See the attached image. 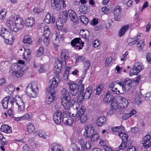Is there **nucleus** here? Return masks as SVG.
Segmentation results:
<instances>
[{"label": "nucleus", "instance_id": "1", "mask_svg": "<svg viewBox=\"0 0 151 151\" xmlns=\"http://www.w3.org/2000/svg\"><path fill=\"white\" fill-rule=\"evenodd\" d=\"M68 84L69 86L70 93L73 96H76L79 91L84 98V99H88L90 97L92 93L91 87L87 88L84 93V84L78 85L73 82H68Z\"/></svg>", "mask_w": 151, "mask_h": 151}, {"label": "nucleus", "instance_id": "2", "mask_svg": "<svg viewBox=\"0 0 151 151\" xmlns=\"http://www.w3.org/2000/svg\"><path fill=\"white\" fill-rule=\"evenodd\" d=\"M7 25L13 31L17 32L24 27V20L18 15L11 16L6 23Z\"/></svg>", "mask_w": 151, "mask_h": 151}, {"label": "nucleus", "instance_id": "3", "mask_svg": "<svg viewBox=\"0 0 151 151\" xmlns=\"http://www.w3.org/2000/svg\"><path fill=\"white\" fill-rule=\"evenodd\" d=\"M86 110L85 106H82L77 112L72 113L71 115L75 117L76 121L80 120L81 122L85 123L87 120V116L84 114Z\"/></svg>", "mask_w": 151, "mask_h": 151}, {"label": "nucleus", "instance_id": "4", "mask_svg": "<svg viewBox=\"0 0 151 151\" xmlns=\"http://www.w3.org/2000/svg\"><path fill=\"white\" fill-rule=\"evenodd\" d=\"M37 82L34 81L28 86L25 91L29 97L35 98L37 96Z\"/></svg>", "mask_w": 151, "mask_h": 151}, {"label": "nucleus", "instance_id": "5", "mask_svg": "<svg viewBox=\"0 0 151 151\" xmlns=\"http://www.w3.org/2000/svg\"><path fill=\"white\" fill-rule=\"evenodd\" d=\"M56 78H53L50 80V86L47 88L46 92H51L53 94L55 93V88L57 87L59 82V76H56Z\"/></svg>", "mask_w": 151, "mask_h": 151}, {"label": "nucleus", "instance_id": "6", "mask_svg": "<svg viewBox=\"0 0 151 151\" xmlns=\"http://www.w3.org/2000/svg\"><path fill=\"white\" fill-rule=\"evenodd\" d=\"M95 130L91 125L86 126L83 129V135L85 138L91 137L94 133Z\"/></svg>", "mask_w": 151, "mask_h": 151}, {"label": "nucleus", "instance_id": "7", "mask_svg": "<svg viewBox=\"0 0 151 151\" xmlns=\"http://www.w3.org/2000/svg\"><path fill=\"white\" fill-rule=\"evenodd\" d=\"M122 83L118 81H114L110 83L109 85V88L111 89L112 91L114 93L117 94H122L118 88V86L119 85L120 86L122 85Z\"/></svg>", "mask_w": 151, "mask_h": 151}, {"label": "nucleus", "instance_id": "8", "mask_svg": "<svg viewBox=\"0 0 151 151\" xmlns=\"http://www.w3.org/2000/svg\"><path fill=\"white\" fill-rule=\"evenodd\" d=\"M118 135L122 140V143L119 146V148L121 149H124L127 147L128 136L127 134L122 132H119Z\"/></svg>", "mask_w": 151, "mask_h": 151}, {"label": "nucleus", "instance_id": "9", "mask_svg": "<svg viewBox=\"0 0 151 151\" xmlns=\"http://www.w3.org/2000/svg\"><path fill=\"white\" fill-rule=\"evenodd\" d=\"M122 10V9L119 5L117 6L113 9V11L114 12V19L116 21H118L120 19Z\"/></svg>", "mask_w": 151, "mask_h": 151}, {"label": "nucleus", "instance_id": "10", "mask_svg": "<svg viewBox=\"0 0 151 151\" xmlns=\"http://www.w3.org/2000/svg\"><path fill=\"white\" fill-rule=\"evenodd\" d=\"M71 98L68 100V99L61 100V102L63 107L66 110H69L73 106V104L70 102Z\"/></svg>", "mask_w": 151, "mask_h": 151}, {"label": "nucleus", "instance_id": "11", "mask_svg": "<svg viewBox=\"0 0 151 151\" xmlns=\"http://www.w3.org/2000/svg\"><path fill=\"white\" fill-rule=\"evenodd\" d=\"M62 112L60 110L56 111L53 116V120L57 124H60L61 121Z\"/></svg>", "mask_w": 151, "mask_h": 151}, {"label": "nucleus", "instance_id": "12", "mask_svg": "<svg viewBox=\"0 0 151 151\" xmlns=\"http://www.w3.org/2000/svg\"><path fill=\"white\" fill-rule=\"evenodd\" d=\"M150 139L151 137L149 134H147L144 137L142 144L145 148H147L151 146V142L150 141Z\"/></svg>", "mask_w": 151, "mask_h": 151}, {"label": "nucleus", "instance_id": "13", "mask_svg": "<svg viewBox=\"0 0 151 151\" xmlns=\"http://www.w3.org/2000/svg\"><path fill=\"white\" fill-rule=\"evenodd\" d=\"M81 38H74V39L72 40L70 44L73 47L76 46V47H78L79 50H81L82 49V47H80L79 45L81 44L80 46L82 47L83 46L84 42H82L81 43H80V41L81 40Z\"/></svg>", "mask_w": 151, "mask_h": 151}, {"label": "nucleus", "instance_id": "14", "mask_svg": "<svg viewBox=\"0 0 151 151\" xmlns=\"http://www.w3.org/2000/svg\"><path fill=\"white\" fill-rule=\"evenodd\" d=\"M68 13L70 20L73 22L77 23L78 22V18L74 11L71 9H70L68 11Z\"/></svg>", "mask_w": 151, "mask_h": 151}, {"label": "nucleus", "instance_id": "15", "mask_svg": "<svg viewBox=\"0 0 151 151\" xmlns=\"http://www.w3.org/2000/svg\"><path fill=\"white\" fill-rule=\"evenodd\" d=\"M16 103L18 106V109L20 111H23L25 109V104L22 99L18 97L16 100Z\"/></svg>", "mask_w": 151, "mask_h": 151}, {"label": "nucleus", "instance_id": "16", "mask_svg": "<svg viewBox=\"0 0 151 151\" xmlns=\"http://www.w3.org/2000/svg\"><path fill=\"white\" fill-rule=\"evenodd\" d=\"M62 96L61 97V100L66 99L69 100L71 98L69 92L65 88H63L61 91Z\"/></svg>", "mask_w": 151, "mask_h": 151}, {"label": "nucleus", "instance_id": "17", "mask_svg": "<svg viewBox=\"0 0 151 151\" xmlns=\"http://www.w3.org/2000/svg\"><path fill=\"white\" fill-rule=\"evenodd\" d=\"M48 92V93L46 97L45 102L47 104H50L52 102L54 99L55 98L54 96L55 95V93H54L53 94L49 92Z\"/></svg>", "mask_w": 151, "mask_h": 151}, {"label": "nucleus", "instance_id": "18", "mask_svg": "<svg viewBox=\"0 0 151 151\" xmlns=\"http://www.w3.org/2000/svg\"><path fill=\"white\" fill-rule=\"evenodd\" d=\"M25 23L26 26L31 27L35 23V19L33 17H28L26 19Z\"/></svg>", "mask_w": 151, "mask_h": 151}, {"label": "nucleus", "instance_id": "19", "mask_svg": "<svg viewBox=\"0 0 151 151\" xmlns=\"http://www.w3.org/2000/svg\"><path fill=\"white\" fill-rule=\"evenodd\" d=\"M62 121L64 123L70 126H71L73 122L72 118L70 117H68L66 116L63 117Z\"/></svg>", "mask_w": 151, "mask_h": 151}, {"label": "nucleus", "instance_id": "20", "mask_svg": "<svg viewBox=\"0 0 151 151\" xmlns=\"http://www.w3.org/2000/svg\"><path fill=\"white\" fill-rule=\"evenodd\" d=\"M68 54L67 50H64L62 51L61 55V60L64 62V63H66V60L68 58Z\"/></svg>", "mask_w": 151, "mask_h": 151}, {"label": "nucleus", "instance_id": "21", "mask_svg": "<svg viewBox=\"0 0 151 151\" xmlns=\"http://www.w3.org/2000/svg\"><path fill=\"white\" fill-rule=\"evenodd\" d=\"M51 5L53 9L57 11H59L61 9L60 5L56 0L51 1Z\"/></svg>", "mask_w": 151, "mask_h": 151}, {"label": "nucleus", "instance_id": "22", "mask_svg": "<svg viewBox=\"0 0 151 151\" xmlns=\"http://www.w3.org/2000/svg\"><path fill=\"white\" fill-rule=\"evenodd\" d=\"M51 19V17L50 14L49 12H47L45 18L44 20V22L46 23L49 24L50 23ZM55 22V19L52 17L51 19L52 23H54Z\"/></svg>", "mask_w": 151, "mask_h": 151}, {"label": "nucleus", "instance_id": "23", "mask_svg": "<svg viewBox=\"0 0 151 151\" xmlns=\"http://www.w3.org/2000/svg\"><path fill=\"white\" fill-rule=\"evenodd\" d=\"M111 92L108 91L104 99V101L106 103L108 104L113 99V96L111 95Z\"/></svg>", "mask_w": 151, "mask_h": 151}, {"label": "nucleus", "instance_id": "24", "mask_svg": "<svg viewBox=\"0 0 151 151\" xmlns=\"http://www.w3.org/2000/svg\"><path fill=\"white\" fill-rule=\"evenodd\" d=\"M43 37L44 38H49L50 37L51 32L48 26H45L43 28Z\"/></svg>", "mask_w": 151, "mask_h": 151}, {"label": "nucleus", "instance_id": "25", "mask_svg": "<svg viewBox=\"0 0 151 151\" xmlns=\"http://www.w3.org/2000/svg\"><path fill=\"white\" fill-rule=\"evenodd\" d=\"M119 100L121 101L120 106L121 108H124L128 105V102L127 100L121 96L119 97Z\"/></svg>", "mask_w": 151, "mask_h": 151}, {"label": "nucleus", "instance_id": "26", "mask_svg": "<svg viewBox=\"0 0 151 151\" xmlns=\"http://www.w3.org/2000/svg\"><path fill=\"white\" fill-rule=\"evenodd\" d=\"M106 118L104 117L101 116L97 120V123L98 127H101L105 124L106 122Z\"/></svg>", "mask_w": 151, "mask_h": 151}, {"label": "nucleus", "instance_id": "27", "mask_svg": "<svg viewBox=\"0 0 151 151\" xmlns=\"http://www.w3.org/2000/svg\"><path fill=\"white\" fill-rule=\"evenodd\" d=\"M35 129L34 125L32 123H29L28 124L27 132H26V134L28 135L30 133L33 132Z\"/></svg>", "mask_w": 151, "mask_h": 151}, {"label": "nucleus", "instance_id": "28", "mask_svg": "<svg viewBox=\"0 0 151 151\" xmlns=\"http://www.w3.org/2000/svg\"><path fill=\"white\" fill-rule=\"evenodd\" d=\"M129 27L128 25H127L124 26H123L119 30V36L120 37L123 36L127 31Z\"/></svg>", "mask_w": 151, "mask_h": 151}, {"label": "nucleus", "instance_id": "29", "mask_svg": "<svg viewBox=\"0 0 151 151\" xmlns=\"http://www.w3.org/2000/svg\"><path fill=\"white\" fill-rule=\"evenodd\" d=\"M24 74V71L20 69L16 71L12 72V75L14 76H15L16 77L20 78Z\"/></svg>", "mask_w": 151, "mask_h": 151}, {"label": "nucleus", "instance_id": "30", "mask_svg": "<svg viewBox=\"0 0 151 151\" xmlns=\"http://www.w3.org/2000/svg\"><path fill=\"white\" fill-rule=\"evenodd\" d=\"M66 66V63H64V62L62 61L61 63L60 61L58 59H57L55 61V68H61V67H65Z\"/></svg>", "mask_w": 151, "mask_h": 151}, {"label": "nucleus", "instance_id": "31", "mask_svg": "<svg viewBox=\"0 0 151 151\" xmlns=\"http://www.w3.org/2000/svg\"><path fill=\"white\" fill-rule=\"evenodd\" d=\"M1 130L6 133H10L12 132V129L8 126L2 125L1 127Z\"/></svg>", "mask_w": 151, "mask_h": 151}, {"label": "nucleus", "instance_id": "32", "mask_svg": "<svg viewBox=\"0 0 151 151\" xmlns=\"http://www.w3.org/2000/svg\"><path fill=\"white\" fill-rule=\"evenodd\" d=\"M90 65V63L89 60H86L84 63L83 67V71L84 74H85L87 71L88 70L89 67Z\"/></svg>", "mask_w": 151, "mask_h": 151}, {"label": "nucleus", "instance_id": "33", "mask_svg": "<svg viewBox=\"0 0 151 151\" xmlns=\"http://www.w3.org/2000/svg\"><path fill=\"white\" fill-rule=\"evenodd\" d=\"M140 71L139 70H138L134 67V66L132 69L130 70V71L129 75L130 76H132L134 75H137Z\"/></svg>", "mask_w": 151, "mask_h": 151}, {"label": "nucleus", "instance_id": "34", "mask_svg": "<svg viewBox=\"0 0 151 151\" xmlns=\"http://www.w3.org/2000/svg\"><path fill=\"white\" fill-rule=\"evenodd\" d=\"M68 18V12L67 11L65 10L63 12L62 15V18L61 19L63 22L65 23L67 21Z\"/></svg>", "mask_w": 151, "mask_h": 151}, {"label": "nucleus", "instance_id": "35", "mask_svg": "<svg viewBox=\"0 0 151 151\" xmlns=\"http://www.w3.org/2000/svg\"><path fill=\"white\" fill-rule=\"evenodd\" d=\"M38 135L40 137L44 139L47 138L49 137L47 133L42 130L39 131Z\"/></svg>", "mask_w": 151, "mask_h": 151}, {"label": "nucleus", "instance_id": "36", "mask_svg": "<svg viewBox=\"0 0 151 151\" xmlns=\"http://www.w3.org/2000/svg\"><path fill=\"white\" fill-rule=\"evenodd\" d=\"M63 21H62L61 19H59L56 22V25L57 27V29L59 30H61L63 27Z\"/></svg>", "mask_w": 151, "mask_h": 151}, {"label": "nucleus", "instance_id": "37", "mask_svg": "<svg viewBox=\"0 0 151 151\" xmlns=\"http://www.w3.org/2000/svg\"><path fill=\"white\" fill-rule=\"evenodd\" d=\"M145 45V42L142 40H140L137 43V49L139 52L142 51L143 48Z\"/></svg>", "mask_w": 151, "mask_h": 151}, {"label": "nucleus", "instance_id": "38", "mask_svg": "<svg viewBox=\"0 0 151 151\" xmlns=\"http://www.w3.org/2000/svg\"><path fill=\"white\" fill-rule=\"evenodd\" d=\"M5 98H7V101H8V103L9 104V107L10 108L12 107L14 103V98L11 96H8Z\"/></svg>", "mask_w": 151, "mask_h": 151}, {"label": "nucleus", "instance_id": "39", "mask_svg": "<svg viewBox=\"0 0 151 151\" xmlns=\"http://www.w3.org/2000/svg\"><path fill=\"white\" fill-rule=\"evenodd\" d=\"M91 144L90 141L86 142L82 147V150L85 151H87L91 148Z\"/></svg>", "mask_w": 151, "mask_h": 151}, {"label": "nucleus", "instance_id": "40", "mask_svg": "<svg viewBox=\"0 0 151 151\" xmlns=\"http://www.w3.org/2000/svg\"><path fill=\"white\" fill-rule=\"evenodd\" d=\"M79 10L80 12L83 14H86L88 12L87 7L83 5H81L79 8Z\"/></svg>", "mask_w": 151, "mask_h": 151}, {"label": "nucleus", "instance_id": "41", "mask_svg": "<svg viewBox=\"0 0 151 151\" xmlns=\"http://www.w3.org/2000/svg\"><path fill=\"white\" fill-rule=\"evenodd\" d=\"M1 31L3 32L2 33L0 34V36L3 37V38L7 37L6 35L7 34L8 35L9 34L11 35L12 33L10 32L9 33L8 31H6V29L5 28H1Z\"/></svg>", "mask_w": 151, "mask_h": 151}, {"label": "nucleus", "instance_id": "42", "mask_svg": "<svg viewBox=\"0 0 151 151\" xmlns=\"http://www.w3.org/2000/svg\"><path fill=\"white\" fill-rule=\"evenodd\" d=\"M80 20L84 24L86 25L88 22V19L84 15H81L80 17Z\"/></svg>", "mask_w": 151, "mask_h": 151}, {"label": "nucleus", "instance_id": "43", "mask_svg": "<svg viewBox=\"0 0 151 151\" xmlns=\"http://www.w3.org/2000/svg\"><path fill=\"white\" fill-rule=\"evenodd\" d=\"M20 68V67H19L18 63H16L12 65L11 70L12 72H13L16 71V70H18V69Z\"/></svg>", "mask_w": 151, "mask_h": 151}, {"label": "nucleus", "instance_id": "44", "mask_svg": "<svg viewBox=\"0 0 151 151\" xmlns=\"http://www.w3.org/2000/svg\"><path fill=\"white\" fill-rule=\"evenodd\" d=\"M121 86H122V90L123 91H128L132 87L131 85L125 84V85H124L122 83Z\"/></svg>", "mask_w": 151, "mask_h": 151}, {"label": "nucleus", "instance_id": "45", "mask_svg": "<svg viewBox=\"0 0 151 151\" xmlns=\"http://www.w3.org/2000/svg\"><path fill=\"white\" fill-rule=\"evenodd\" d=\"M137 39H135V38H128L127 42L129 46H132L135 44L137 42Z\"/></svg>", "mask_w": 151, "mask_h": 151}, {"label": "nucleus", "instance_id": "46", "mask_svg": "<svg viewBox=\"0 0 151 151\" xmlns=\"http://www.w3.org/2000/svg\"><path fill=\"white\" fill-rule=\"evenodd\" d=\"M81 35L82 36V38H87L89 35V32L87 30H83L80 32Z\"/></svg>", "mask_w": 151, "mask_h": 151}, {"label": "nucleus", "instance_id": "47", "mask_svg": "<svg viewBox=\"0 0 151 151\" xmlns=\"http://www.w3.org/2000/svg\"><path fill=\"white\" fill-rule=\"evenodd\" d=\"M6 10L5 9H2L0 12V19L3 20L5 17Z\"/></svg>", "mask_w": 151, "mask_h": 151}, {"label": "nucleus", "instance_id": "48", "mask_svg": "<svg viewBox=\"0 0 151 151\" xmlns=\"http://www.w3.org/2000/svg\"><path fill=\"white\" fill-rule=\"evenodd\" d=\"M51 149L52 151H63L62 150L59 146L55 144L52 145Z\"/></svg>", "mask_w": 151, "mask_h": 151}, {"label": "nucleus", "instance_id": "49", "mask_svg": "<svg viewBox=\"0 0 151 151\" xmlns=\"http://www.w3.org/2000/svg\"><path fill=\"white\" fill-rule=\"evenodd\" d=\"M7 98H4L2 101V104L3 107L4 109H6L9 107V104L8 103V101H7Z\"/></svg>", "mask_w": 151, "mask_h": 151}, {"label": "nucleus", "instance_id": "50", "mask_svg": "<svg viewBox=\"0 0 151 151\" xmlns=\"http://www.w3.org/2000/svg\"><path fill=\"white\" fill-rule=\"evenodd\" d=\"M71 147L73 151H81L80 147L75 143H72L71 145Z\"/></svg>", "mask_w": 151, "mask_h": 151}, {"label": "nucleus", "instance_id": "51", "mask_svg": "<svg viewBox=\"0 0 151 151\" xmlns=\"http://www.w3.org/2000/svg\"><path fill=\"white\" fill-rule=\"evenodd\" d=\"M134 66L135 68H136L138 70H139L140 71L143 68L142 64L141 63H136L134 64Z\"/></svg>", "mask_w": 151, "mask_h": 151}, {"label": "nucleus", "instance_id": "52", "mask_svg": "<svg viewBox=\"0 0 151 151\" xmlns=\"http://www.w3.org/2000/svg\"><path fill=\"white\" fill-rule=\"evenodd\" d=\"M43 47L40 46L37 51L36 56L37 57L41 56L43 52Z\"/></svg>", "mask_w": 151, "mask_h": 151}, {"label": "nucleus", "instance_id": "53", "mask_svg": "<svg viewBox=\"0 0 151 151\" xmlns=\"http://www.w3.org/2000/svg\"><path fill=\"white\" fill-rule=\"evenodd\" d=\"M25 50V52L23 54V55L24 56V58H25V56L27 57L26 60H29V57L30 52H29V50H25V49H24Z\"/></svg>", "mask_w": 151, "mask_h": 151}, {"label": "nucleus", "instance_id": "54", "mask_svg": "<svg viewBox=\"0 0 151 151\" xmlns=\"http://www.w3.org/2000/svg\"><path fill=\"white\" fill-rule=\"evenodd\" d=\"M135 101L136 104L139 106H140L142 103V101L141 98L139 97V95H137L136 96Z\"/></svg>", "mask_w": 151, "mask_h": 151}, {"label": "nucleus", "instance_id": "55", "mask_svg": "<svg viewBox=\"0 0 151 151\" xmlns=\"http://www.w3.org/2000/svg\"><path fill=\"white\" fill-rule=\"evenodd\" d=\"M91 139V141L92 142H94V141H97L99 138V135L98 134H95L92 136Z\"/></svg>", "mask_w": 151, "mask_h": 151}, {"label": "nucleus", "instance_id": "56", "mask_svg": "<svg viewBox=\"0 0 151 151\" xmlns=\"http://www.w3.org/2000/svg\"><path fill=\"white\" fill-rule=\"evenodd\" d=\"M6 65L5 64V62L3 61L1 62L0 64V69L2 71H4L6 69Z\"/></svg>", "mask_w": 151, "mask_h": 151}, {"label": "nucleus", "instance_id": "57", "mask_svg": "<svg viewBox=\"0 0 151 151\" xmlns=\"http://www.w3.org/2000/svg\"><path fill=\"white\" fill-rule=\"evenodd\" d=\"M4 41L7 44L12 45L14 41V38H4Z\"/></svg>", "mask_w": 151, "mask_h": 151}, {"label": "nucleus", "instance_id": "58", "mask_svg": "<svg viewBox=\"0 0 151 151\" xmlns=\"http://www.w3.org/2000/svg\"><path fill=\"white\" fill-rule=\"evenodd\" d=\"M85 60V58L83 56H79L76 59V63H78L79 61L83 62Z\"/></svg>", "mask_w": 151, "mask_h": 151}, {"label": "nucleus", "instance_id": "59", "mask_svg": "<svg viewBox=\"0 0 151 151\" xmlns=\"http://www.w3.org/2000/svg\"><path fill=\"white\" fill-rule=\"evenodd\" d=\"M111 107L113 109H114L115 110H116L117 109H118L119 108V106L117 104V103L113 101V100H112L111 101Z\"/></svg>", "mask_w": 151, "mask_h": 151}, {"label": "nucleus", "instance_id": "60", "mask_svg": "<svg viewBox=\"0 0 151 151\" xmlns=\"http://www.w3.org/2000/svg\"><path fill=\"white\" fill-rule=\"evenodd\" d=\"M101 11L102 12L105 14H107L109 13L110 10L106 7H103L101 9Z\"/></svg>", "mask_w": 151, "mask_h": 151}, {"label": "nucleus", "instance_id": "61", "mask_svg": "<svg viewBox=\"0 0 151 151\" xmlns=\"http://www.w3.org/2000/svg\"><path fill=\"white\" fill-rule=\"evenodd\" d=\"M62 67L61 68H55V67H54V73L58 75L57 76H58V75L61 72V69Z\"/></svg>", "mask_w": 151, "mask_h": 151}, {"label": "nucleus", "instance_id": "62", "mask_svg": "<svg viewBox=\"0 0 151 151\" xmlns=\"http://www.w3.org/2000/svg\"><path fill=\"white\" fill-rule=\"evenodd\" d=\"M45 69L44 67L43 64L40 65L39 66V68L38 70L39 72L40 73L44 72L45 71Z\"/></svg>", "mask_w": 151, "mask_h": 151}, {"label": "nucleus", "instance_id": "63", "mask_svg": "<svg viewBox=\"0 0 151 151\" xmlns=\"http://www.w3.org/2000/svg\"><path fill=\"white\" fill-rule=\"evenodd\" d=\"M23 42L25 44H30L32 42L31 38H23Z\"/></svg>", "mask_w": 151, "mask_h": 151}, {"label": "nucleus", "instance_id": "64", "mask_svg": "<svg viewBox=\"0 0 151 151\" xmlns=\"http://www.w3.org/2000/svg\"><path fill=\"white\" fill-rule=\"evenodd\" d=\"M7 88L9 91L11 92H13L15 89L14 86L12 84L9 85L7 87Z\"/></svg>", "mask_w": 151, "mask_h": 151}]
</instances>
